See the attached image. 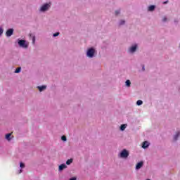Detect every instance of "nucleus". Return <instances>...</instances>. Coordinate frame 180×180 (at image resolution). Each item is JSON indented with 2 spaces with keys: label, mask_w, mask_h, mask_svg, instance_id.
I'll use <instances>...</instances> for the list:
<instances>
[{
  "label": "nucleus",
  "mask_w": 180,
  "mask_h": 180,
  "mask_svg": "<svg viewBox=\"0 0 180 180\" xmlns=\"http://www.w3.org/2000/svg\"><path fill=\"white\" fill-rule=\"evenodd\" d=\"M36 43V36L32 35V44Z\"/></svg>",
  "instance_id": "21"
},
{
  "label": "nucleus",
  "mask_w": 180,
  "mask_h": 180,
  "mask_svg": "<svg viewBox=\"0 0 180 180\" xmlns=\"http://www.w3.org/2000/svg\"><path fill=\"white\" fill-rule=\"evenodd\" d=\"M148 147H150V143H149L148 141H143L142 143V148L146 150V148H148Z\"/></svg>",
  "instance_id": "7"
},
{
  "label": "nucleus",
  "mask_w": 180,
  "mask_h": 180,
  "mask_svg": "<svg viewBox=\"0 0 180 180\" xmlns=\"http://www.w3.org/2000/svg\"><path fill=\"white\" fill-rule=\"evenodd\" d=\"M20 71H22V68H18L17 69L15 70V74H19V72H20Z\"/></svg>",
  "instance_id": "17"
},
{
  "label": "nucleus",
  "mask_w": 180,
  "mask_h": 180,
  "mask_svg": "<svg viewBox=\"0 0 180 180\" xmlns=\"http://www.w3.org/2000/svg\"><path fill=\"white\" fill-rule=\"evenodd\" d=\"M50 8H51V3H46L42 5L39 11L40 12H46V11H49Z\"/></svg>",
  "instance_id": "4"
},
{
  "label": "nucleus",
  "mask_w": 180,
  "mask_h": 180,
  "mask_svg": "<svg viewBox=\"0 0 180 180\" xmlns=\"http://www.w3.org/2000/svg\"><path fill=\"white\" fill-rule=\"evenodd\" d=\"M20 167L21 168L20 170H19V174H22V172H23V170L22 169V168H25V163L20 162Z\"/></svg>",
  "instance_id": "13"
},
{
  "label": "nucleus",
  "mask_w": 180,
  "mask_h": 180,
  "mask_svg": "<svg viewBox=\"0 0 180 180\" xmlns=\"http://www.w3.org/2000/svg\"><path fill=\"white\" fill-rule=\"evenodd\" d=\"M71 164H72V159H68V160L66 161V165H71Z\"/></svg>",
  "instance_id": "19"
},
{
  "label": "nucleus",
  "mask_w": 180,
  "mask_h": 180,
  "mask_svg": "<svg viewBox=\"0 0 180 180\" xmlns=\"http://www.w3.org/2000/svg\"><path fill=\"white\" fill-rule=\"evenodd\" d=\"M17 41L19 47L22 49H27V47H29V42L25 39H18Z\"/></svg>",
  "instance_id": "1"
},
{
  "label": "nucleus",
  "mask_w": 180,
  "mask_h": 180,
  "mask_svg": "<svg viewBox=\"0 0 180 180\" xmlns=\"http://www.w3.org/2000/svg\"><path fill=\"white\" fill-rule=\"evenodd\" d=\"M127 127V124H121V126L120 127V130L121 131H124V130H126V128Z\"/></svg>",
  "instance_id": "11"
},
{
  "label": "nucleus",
  "mask_w": 180,
  "mask_h": 180,
  "mask_svg": "<svg viewBox=\"0 0 180 180\" xmlns=\"http://www.w3.org/2000/svg\"><path fill=\"white\" fill-rule=\"evenodd\" d=\"M11 134H6V139L8 140V141H11Z\"/></svg>",
  "instance_id": "16"
},
{
  "label": "nucleus",
  "mask_w": 180,
  "mask_h": 180,
  "mask_svg": "<svg viewBox=\"0 0 180 180\" xmlns=\"http://www.w3.org/2000/svg\"><path fill=\"white\" fill-rule=\"evenodd\" d=\"M37 88L39 90V92H43V91H44V89H46L47 86L45 85H42V86H37Z\"/></svg>",
  "instance_id": "12"
},
{
  "label": "nucleus",
  "mask_w": 180,
  "mask_h": 180,
  "mask_svg": "<svg viewBox=\"0 0 180 180\" xmlns=\"http://www.w3.org/2000/svg\"><path fill=\"white\" fill-rule=\"evenodd\" d=\"M118 15H120V9L115 11V16H117Z\"/></svg>",
  "instance_id": "22"
},
{
  "label": "nucleus",
  "mask_w": 180,
  "mask_h": 180,
  "mask_svg": "<svg viewBox=\"0 0 180 180\" xmlns=\"http://www.w3.org/2000/svg\"><path fill=\"white\" fill-rule=\"evenodd\" d=\"M3 33H4V28L0 27V36H2Z\"/></svg>",
  "instance_id": "25"
},
{
  "label": "nucleus",
  "mask_w": 180,
  "mask_h": 180,
  "mask_svg": "<svg viewBox=\"0 0 180 180\" xmlns=\"http://www.w3.org/2000/svg\"><path fill=\"white\" fill-rule=\"evenodd\" d=\"M136 105H137V106H141V105H143V101H141V100H138V101H136Z\"/></svg>",
  "instance_id": "18"
},
{
  "label": "nucleus",
  "mask_w": 180,
  "mask_h": 180,
  "mask_svg": "<svg viewBox=\"0 0 180 180\" xmlns=\"http://www.w3.org/2000/svg\"><path fill=\"white\" fill-rule=\"evenodd\" d=\"M95 53L96 50L94 49V47H91L87 49L86 54L89 58H94V57H95Z\"/></svg>",
  "instance_id": "2"
},
{
  "label": "nucleus",
  "mask_w": 180,
  "mask_h": 180,
  "mask_svg": "<svg viewBox=\"0 0 180 180\" xmlns=\"http://www.w3.org/2000/svg\"><path fill=\"white\" fill-rule=\"evenodd\" d=\"M69 180H77V177H72Z\"/></svg>",
  "instance_id": "29"
},
{
  "label": "nucleus",
  "mask_w": 180,
  "mask_h": 180,
  "mask_svg": "<svg viewBox=\"0 0 180 180\" xmlns=\"http://www.w3.org/2000/svg\"><path fill=\"white\" fill-rule=\"evenodd\" d=\"M61 140H62L63 141H67V137H66L65 136H62Z\"/></svg>",
  "instance_id": "23"
},
{
  "label": "nucleus",
  "mask_w": 180,
  "mask_h": 180,
  "mask_svg": "<svg viewBox=\"0 0 180 180\" xmlns=\"http://www.w3.org/2000/svg\"><path fill=\"white\" fill-rule=\"evenodd\" d=\"M65 168H67V165L63 163L60 165H59L58 169H59L60 172H61V171L65 169Z\"/></svg>",
  "instance_id": "9"
},
{
  "label": "nucleus",
  "mask_w": 180,
  "mask_h": 180,
  "mask_svg": "<svg viewBox=\"0 0 180 180\" xmlns=\"http://www.w3.org/2000/svg\"><path fill=\"white\" fill-rule=\"evenodd\" d=\"M129 155H130L129 150H127V149H123L119 153L118 157H120V158H128Z\"/></svg>",
  "instance_id": "3"
},
{
  "label": "nucleus",
  "mask_w": 180,
  "mask_h": 180,
  "mask_svg": "<svg viewBox=\"0 0 180 180\" xmlns=\"http://www.w3.org/2000/svg\"><path fill=\"white\" fill-rule=\"evenodd\" d=\"M125 85L126 86H127V88H129L130 85H131V82L129 79L126 80Z\"/></svg>",
  "instance_id": "15"
},
{
  "label": "nucleus",
  "mask_w": 180,
  "mask_h": 180,
  "mask_svg": "<svg viewBox=\"0 0 180 180\" xmlns=\"http://www.w3.org/2000/svg\"><path fill=\"white\" fill-rule=\"evenodd\" d=\"M138 47H139V45L137 44H135L131 46L128 49L129 53H130L131 54L136 53V51H137Z\"/></svg>",
  "instance_id": "5"
},
{
  "label": "nucleus",
  "mask_w": 180,
  "mask_h": 180,
  "mask_svg": "<svg viewBox=\"0 0 180 180\" xmlns=\"http://www.w3.org/2000/svg\"><path fill=\"white\" fill-rule=\"evenodd\" d=\"M167 17H164L162 19V22H167Z\"/></svg>",
  "instance_id": "27"
},
{
  "label": "nucleus",
  "mask_w": 180,
  "mask_h": 180,
  "mask_svg": "<svg viewBox=\"0 0 180 180\" xmlns=\"http://www.w3.org/2000/svg\"><path fill=\"white\" fill-rule=\"evenodd\" d=\"M143 165H144V162L143 161L139 162L136 165V169H140Z\"/></svg>",
  "instance_id": "8"
},
{
  "label": "nucleus",
  "mask_w": 180,
  "mask_h": 180,
  "mask_svg": "<svg viewBox=\"0 0 180 180\" xmlns=\"http://www.w3.org/2000/svg\"><path fill=\"white\" fill-rule=\"evenodd\" d=\"M168 2H169L168 0H167L166 1H164V2H163V5H167V4H168Z\"/></svg>",
  "instance_id": "28"
},
{
  "label": "nucleus",
  "mask_w": 180,
  "mask_h": 180,
  "mask_svg": "<svg viewBox=\"0 0 180 180\" xmlns=\"http://www.w3.org/2000/svg\"><path fill=\"white\" fill-rule=\"evenodd\" d=\"M30 37H32V36H33V34H30Z\"/></svg>",
  "instance_id": "30"
},
{
  "label": "nucleus",
  "mask_w": 180,
  "mask_h": 180,
  "mask_svg": "<svg viewBox=\"0 0 180 180\" xmlns=\"http://www.w3.org/2000/svg\"><path fill=\"white\" fill-rule=\"evenodd\" d=\"M142 71H146V66L144 65H142Z\"/></svg>",
  "instance_id": "26"
},
{
  "label": "nucleus",
  "mask_w": 180,
  "mask_h": 180,
  "mask_svg": "<svg viewBox=\"0 0 180 180\" xmlns=\"http://www.w3.org/2000/svg\"><path fill=\"white\" fill-rule=\"evenodd\" d=\"M179 136H180V132L179 131H177L176 133V134L174 136V141H176V140H178V139L179 138Z\"/></svg>",
  "instance_id": "14"
},
{
  "label": "nucleus",
  "mask_w": 180,
  "mask_h": 180,
  "mask_svg": "<svg viewBox=\"0 0 180 180\" xmlns=\"http://www.w3.org/2000/svg\"><path fill=\"white\" fill-rule=\"evenodd\" d=\"M58 36H60V32H56L53 34V37H57Z\"/></svg>",
  "instance_id": "24"
},
{
  "label": "nucleus",
  "mask_w": 180,
  "mask_h": 180,
  "mask_svg": "<svg viewBox=\"0 0 180 180\" xmlns=\"http://www.w3.org/2000/svg\"><path fill=\"white\" fill-rule=\"evenodd\" d=\"M13 32H14L13 28L8 29L7 31L6 32V36L7 37H11V36L13 35Z\"/></svg>",
  "instance_id": "6"
},
{
  "label": "nucleus",
  "mask_w": 180,
  "mask_h": 180,
  "mask_svg": "<svg viewBox=\"0 0 180 180\" xmlns=\"http://www.w3.org/2000/svg\"><path fill=\"white\" fill-rule=\"evenodd\" d=\"M148 12H154V11H155V6L154 5L149 6L148 8Z\"/></svg>",
  "instance_id": "10"
},
{
  "label": "nucleus",
  "mask_w": 180,
  "mask_h": 180,
  "mask_svg": "<svg viewBox=\"0 0 180 180\" xmlns=\"http://www.w3.org/2000/svg\"><path fill=\"white\" fill-rule=\"evenodd\" d=\"M126 23V21L124 20H121L119 22V26H122V25H124Z\"/></svg>",
  "instance_id": "20"
}]
</instances>
